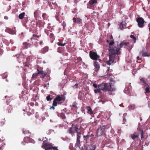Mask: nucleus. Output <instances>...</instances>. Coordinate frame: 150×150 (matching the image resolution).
Listing matches in <instances>:
<instances>
[{"mask_svg": "<svg viewBox=\"0 0 150 150\" xmlns=\"http://www.w3.org/2000/svg\"><path fill=\"white\" fill-rule=\"evenodd\" d=\"M49 37L51 40H52L51 42H52L53 40L55 39V36L54 34L52 33H51Z\"/></svg>", "mask_w": 150, "mask_h": 150, "instance_id": "34", "label": "nucleus"}, {"mask_svg": "<svg viewBox=\"0 0 150 150\" xmlns=\"http://www.w3.org/2000/svg\"><path fill=\"white\" fill-rule=\"evenodd\" d=\"M140 81L141 82H142L146 86H148L147 84L146 83V81H145V79L144 78H142L140 79Z\"/></svg>", "mask_w": 150, "mask_h": 150, "instance_id": "42", "label": "nucleus"}, {"mask_svg": "<svg viewBox=\"0 0 150 150\" xmlns=\"http://www.w3.org/2000/svg\"><path fill=\"white\" fill-rule=\"evenodd\" d=\"M147 56H148V55L147 53L146 52H144L142 54V56L145 57Z\"/></svg>", "mask_w": 150, "mask_h": 150, "instance_id": "51", "label": "nucleus"}, {"mask_svg": "<svg viewBox=\"0 0 150 150\" xmlns=\"http://www.w3.org/2000/svg\"><path fill=\"white\" fill-rule=\"evenodd\" d=\"M134 105H130L129 106V108H131V109H133L134 108Z\"/></svg>", "mask_w": 150, "mask_h": 150, "instance_id": "55", "label": "nucleus"}, {"mask_svg": "<svg viewBox=\"0 0 150 150\" xmlns=\"http://www.w3.org/2000/svg\"><path fill=\"white\" fill-rule=\"evenodd\" d=\"M42 17L44 20H47L48 19V16L46 13H44L42 14Z\"/></svg>", "mask_w": 150, "mask_h": 150, "instance_id": "33", "label": "nucleus"}, {"mask_svg": "<svg viewBox=\"0 0 150 150\" xmlns=\"http://www.w3.org/2000/svg\"><path fill=\"white\" fill-rule=\"evenodd\" d=\"M79 126L77 125H76L74 126L73 124L72 125V127L69 129L68 131L70 134H73L75 132L77 133L79 131Z\"/></svg>", "mask_w": 150, "mask_h": 150, "instance_id": "5", "label": "nucleus"}, {"mask_svg": "<svg viewBox=\"0 0 150 150\" xmlns=\"http://www.w3.org/2000/svg\"><path fill=\"white\" fill-rule=\"evenodd\" d=\"M77 59L78 60H79V62H81L82 61V59L81 57H78L77 58Z\"/></svg>", "mask_w": 150, "mask_h": 150, "instance_id": "59", "label": "nucleus"}, {"mask_svg": "<svg viewBox=\"0 0 150 150\" xmlns=\"http://www.w3.org/2000/svg\"><path fill=\"white\" fill-rule=\"evenodd\" d=\"M86 108L88 109V113L90 115H92L93 114V112L90 106H88L86 107Z\"/></svg>", "mask_w": 150, "mask_h": 150, "instance_id": "27", "label": "nucleus"}, {"mask_svg": "<svg viewBox=\"0 0 150 150\" xmlns=\"http://www.w3.org/2000/svg\"><path fill=\"white\" fill-rule=\"evenodd\" d=\"M34 16L35 18H37L39 15V13L38 10H35L34 13Z\"/></svg>", "mask_w": 150, "mask_h": 150, "instance_id": "26", "label": "nucleus"}, {"mask_svg": "<svg viewBox=\"0 0 150 150\" xmlns=\"http://www.w3.org/2000/svg\"><path fill=\"white\" fill-rule=\"evenodd\" d=\"M136 21L137 23L138 26L139 28H143L144 27V25L145 21L142 18L139 17L137 18Z\"/></svg>", "mask_w": 150, "mask_h": 150, "instance_id": "7", "label": "nucleus"}, {"mask_svg": "<svg viewBox=\"0 0 150 150\" xmlns=\"http://www.w3.org/2000/svg\"><path fill=\"white\" fill-rule=\"evenodd\" d=\"M28 136L25 137L24 139V141L25 143H28V141H29L30 138Z\"/></svg>", "mask_w": 150, "mask_h": 150, "instance_id": "40", "label": "nucleus"}, {"mask_svg": "<svg viewBox=\"0 0 150 150\" xmlns=\"http://www.w3.org/2000/svg\"><path fill=\"white\" fill-rule=\"evenodd\" d=\"M99 88L103 91H112L115 90L114 87L112 85V83H102L98 85Z\"/></svg>", "mask_w": 150, "mask_h": 150, "instance_id": "1", "label": "nucleus"}, {"mask_svg": "<svg viewBox=\"0 0 150 150\" xmlns=\"http://www.w3.org/2000/svg\"><path fill=\"white\" fill-rule=\"evenodd\" d=\"M93 86L94 88H98V86H97V84H95V83L93 84Z\"/></svg>", "mask_w": 150, "mask_h": 150, "instance_id": "57", "label": "nucleus"}, {"mask_svg": "<svg viewBox=\"0 0 150 150\" xmlns=\"http://www.w3.org/2000/svg\"><path fill=\"white\" fill-rule=\"evenodd\" d=\"M81 137V133L79 132L77 133L76 142L79 144H80V138Z\"/></svg>", "mask_w": 150, "mask_h": 150, "instance_id": "15", "label": "nucleus"}, {"mask_svg": "<svg viewBox=\"0 0 150 150\" xmlns=\"http://www.w3.org/2000/svg\"><path fill=\"white\" fill-rule=\"evenodd\" d=\"M73 22L76 24H80L82 23V20L80 18H76L75 17H74L73 18Z\"/></svg>", "mask_w": 150, "mask_h": 150, "instance_id": "14", "label": "nucleus"}, {"mask_svg": "<svg viewBox=\"0 0 150 150\" xmlns=\"http://www.w3.org/2000/svg\"><path fill=\"white\" fill-rule=\"evenodd\" d=\"M84 96V94L81 91H79V98L81 99Z\"/></svg>", "mask_w": 150, "mask_h": 150, "instance_id": "32", "label": "nucleus"}, {"mask_svg": "<svg viewBox=\"0 0 150 150\" xmlns=\"http://www.w3.org/2000/svg\"><path fill=\"white\" fill-rule=\"evenodd\" d=\"M3 53L2 50L0 48V55L1 54Z\"/></svg>", "mask_w": 150, "mask_h": 150, "instance_id": "60", "label": "nucleus"}, {"mask_svg": "<svg viewBox=\"0 0 150 150\" xmlns=\"http://www.w3.org/2000/svg\"><path fill=\"white\" fill-rule=\"evenodd\" d=\"M5 98H7V100L6 101V103L8 105H9L11 106L12 105L11 103H10V101H9L8 100H10V98L9 97H7V96H5Z\"/></svg>", "mask_w": 150, "mask_h": 150, "instance_id": "38", "label": "nucleus"}, {"mask_svg": "<svg viewBox=\"0 0 150 150\" xmlns=\"http://www.w3.org/2000/svg\"><path fill=\"white\" fill-rule=\"evenodd\" d=\"M23 133L25 134H27V136L30 137L31 135V132L28 130L23 129Z\"/></svg>", "mask_w": 150, "mask_h": 150, "instance_id": "21", "label": "nucleus"}, {"mask_svg": "<svg viewBox=\"0 0 150 150\" xmlns=\"http://www.w3.org/2000/svg\"><path fill=\"white\" fill-rule=\"evenodd\" d=\"M7 32L13 35L15 34L16 32L14 30H13L11 28H8L7 29Z\"/></svg>", "mask_w": 150, "mask_h": 150, "instance_id": "25", "label": "nucleus"}, {"mask_svg": "<svg viewBox=\"0 0 150 150\" xmlns=\"http://www.w3.org/2000/svg\"><path fill=\"white\" fill-rule=\"evenodd\" d=\"M77 104L76 102H74L72 104L70 105L72 109L74 110H76L77 109Z\"/></svg>", "mask_w": 150, "mask_h": 150, "instance_id": "24", "label": "nucleus"}, {"mask_svg": "<svg viewBox=\"0 0 150 150\" xmlns=\"http://www.w3.org/2000/svg\"><path fill=\"white\" fill-rule=\"evenodd\" d=\"M51 97H52V96L48 95L46 97V100L47 101H51L52 100V98H51Z\"/></svg>", "mask_w": 150, "mask_h": 150, "instance_id": "41", "label": "nucleus"}, {"mask_svg": "<svg viewBox=\"0 0 150 150\" xmlns=\"http://www.w3.org/2000/svg\"><path fill=\"white\" fill-rule=\"evenodd\" d=\"M16 57L18 59L17 60L20 63H23L25 60V56L22 54H16L15 56L13 55V57Z\"/></svg>", "mask_w": 150, "mask_h": 150, "instance_id": "9", "label": "nucleus"}, {"mask_svg": "<svg viewBox=\"0 0 150 150\" xmlns=\"http://www.w3.org/2000/svg\"><path fill=\"white\" fill-rule=\"evenodd\" d=\"M38 75V73H34L33 74L32 76V79H35L37 76Z\"/></svg>", "mask_w": 150, "mask_h": 150, "instance_id": "39", "label": "nucleus"}, {"mask_svg": "<svg viewBox=\"0 0 150 150\" xmlns=\"http://www.w3.org/2000/svg\"><path fill=\"white\" fill-rule=\"evenodd\" d=\"M148 27H149V30L150 32V23L148 24Z\"/></svg>", "mask_w": 150, "mask_h": 150, "instance_id": "63", "label": "nucleus"}, {"mask_svg": "<svg viewBox=\"0 0 150 150\" xmlns=\"http://www.w3.org/2000/svg\"><path fill=\"white\" fill-rule=\"evenodd\" d=\"M1 76L2 78L3 79L6 78L7 76V73L6 72L2 74Z\"/></svg>", "mask_w": 150, "mask_h": 150, "instance_id": "45", "label": "nucleus"}, {"mask_svg": "<svg viewBox=\"0 0 150 150\" xmlns=\"http://www.w3.org/2000/svg\"><path fill=\"white\" fill-rule=\"evenodd\" d=\"M37 71H38V74L41 75V76H40L41 78H44L47 74L46 72L44 71H43L39 70V69H37Z\"/></svg>", "mask_w": 150, "mask_h": 150, "instance_id": "12", "label": "nucleus"}, {"mask_svg": "<svg viewBox=\"0 0 150 150\" xmlns=\"http://www.w3.org/2000/svg\"><path fill=\"white\" fill-rule=\"evenodd\" d=\"M101 89H100L99 88V86H98V88H96V89H95L94 90V92L96 93H101L102 92L101 91Z\"/></svg>", "mask_w": 150, "mask_h": 150, "instance_id": "31", "label": "nucleus"}, {"mask_svg": "<svg viewBox=\"0 0 150 150\" xmlns=\"http://www.w3.org/2000/svg\"><path fill=\"white\" fill-rule=\"evenodd\" d=\"M94 135H93L92 134H91L90 135L88 134L87 135H83V138L84 141H85L86 142H87L88 140V139H89L90 137H91L92 138H93L94 137Z\"/></svg>", "mask_w": 150, "mask_h": 150, "instance_id": "16", "label": "nucleus"}, {"mask_svg": "<svg viewBox=\"0 0 150 150\" xmlns=\"http://www.w3.org/2000/svg\"><path fill=\"white\" fill-rule=\"evenodd\" d=\"M137 131L140 132V135H141V139L142 140V139L143 138H144V131L143 130L139 128H137Z\"/></svg>", "mask_w": 150, "mask_h": 150, "instance_id": "20", "label": "nucleus"}, {"mask_svg": "<svg viewBox=\"0 0 150 150\" xmlns=\"http://www.w3.org/2000/svg\"><path fill=\"white\" fill-rule=\"evenodd\" d=\"M129 43L128 42H121L120 44V47L121 48L123 47L124 48L125 47V46L123 47V45H125V46H127L129 44Z\"/></svg>", "mask_w": 150, "mask_h": 150, "instance_id": "29", "label": "nucleus"}, {"mask_svg": "<svg viewBox=\"0 0 150 150\" xmlns=\"http://www.w3.org/2000/svg\"><path fill=\"white\" fill-rule=\"evenodd\" d=\"M45 24L44 21L40 20L36 23V25H38L39 27H43L44 26Z\"/></svg>", "mask_w": 150, "mask_h": 150, "instance_id": "18", "label": "nucleus"}, {"mask_svg": "<svg viewBox=\"0 0 150 150\" xmlns=\"http://www.w3.org/2000/svg\"><path fill=\"white\" fill-rule=\"evenodd\" d=\"M4 18L6 20H8V17L7 16H4Z\"/></svg>", "mask_w": 150, "mask_h": 150, "instance_id": "61", "label": "nucleus"}, {"mask_svg": "<svg viewBox=\"0 0 150 150\" xmlns=\"http://www.w3.org/2000/svg\"><path fill=\"white\" fill-rule=\"evenodd\" d=\"M60 12H57L55 18L57 20L59 23H60L62 22V20L60 19V17H59L60 16Z\"/></svg>", "mask_w": 150, "mask_h": 150, "instance_id": "19", "label": "nucleus"}, {"mask_svg": "<svg viewBox=\"0 0 150 150\" xmlns=\"http://www.w3.org/2000/svg\"><path fill=\"white\" fill-rule=\"evenodd\" d=\"M97 3V0H90L87 4V7L91 8L92 7H93Z\"/></svg>", "mask_w": 150, "mask_h": 150, "instance_id": "11", "label": "nucleus"}, {"mask_svg": "<svg viewBox=\"0 0 150 150\" xmlns=\"http://www.w3.org/2000/svg\"><path fill=\"white\" fill-rule=\"evenodd\" d=\"M41 36V35H38L36 34H33V37L31 38V39L32 40L33 39H34L35 40H38L37 39H36V38H40V37Z\"/></svg>", "mask_w": 150, "mask_h": 150, "instance_id": "30", "label": "nucleus"}, {"mask_svg": "<svg viewBox=\"0 0 150 150\" xmlns=\"http://www.w3.org/2000/svg\"><path fill=\"white\" fill-rule=\"evenodd\" d=\"M62 25L63 26V28L64 29L66 26V23L64 21L63 22Z\"/></svg>", "mask_w": 150, "mask_h": 150, "instance_id": "48", "label": "nucleus"}, {"mask_svg": "<svg viewBox=\"0 0 150 150\" xmlns=\"http://www.w3.org/2000/svg\"><path fill=\"white\" fill-rule=\"evenodd\" d=\"M150 92L149 88V87H147L145 89V93H149Z\"/></svg>", "mask_w": 150, "mask_h": 150, "instance_id": "47", "label": "nucleus"}, {"mask_svg": "<svg viewBox=\"0 0 150 150\" xmlns=\"http://www.w3.org/2000/svg\"><path fill=\"white\" fill-rule=\"evenodd\" d=\"M42 43H43V41L42 40H40L39 42V44L40 45H41L42 44Z\"/></svg>", "mask_w": 150, "mask_h": 150, "instance_id": "62", "label": "nucleus"}, {"mask_svg": "<svg viewBox=\"0 0 150 150\" xmlns=\"http://www.w3.org/2000/svg\"><path fill=\"white\" fill-rule=\"evenodd\" d=\"M89 148L90 150H94L96 148V145H91Z\"/></svg>", "mask_w": 150, "mask_h": 150, "instance_id": "43", "label": "nucleus"}, {"mask_svg": "<svg viewBox=\"0 0 150 150\" xmlns=\"http://www.w3.org/2000/svg\"><path fill=\"white\" fill-rule=\"evenodd\" d=\"M52 146V144L47 142L44 144H43L41 147L42 148L45 149V150H50Z\"/></svg>", "mask_w": 150, "mask_h": 150, "instance_id": "10", "label": "nucleus"}, {"mask_svg": "<svg viewBox=\"0 0 150 150\" xmlns=\"http://www.w3.org/2000/svg\"><path fill=\"white\" fill-rule=\"evenodd\" d=\"M31 45V44L25 42L23 43V48L24 49H27L29 47H30Z\"/></svg>", "mask_w": 150, "mask_h": 150, "instance_id": "17", "label": "nucleus"}, {"mask_svg": "<svg viewBox=\"0 0 150 150\" xmlns=\"http://www.w3.org/2000/svg\"><path fill=\"white\" fill-rule=\"evenodd\" d=\"M57 115L59 116H60L61 118L63 119H64L65 117V116L64 114L63 113H62L59 114V113H57Z\"/></svg>", "mask_w": 150, "mask_h": 150, "instance_id": "37", "label": "nucleus"}, {"mask_svg": "<svg viewBox=\"0 0 150 150\" xmlns=\"http://www.w3.org/2000/svg\"><path fill=\"white\" fill-rule=\"evenodd\" d=\"M94 66L95 67V71H98L100 68V65L98 62L96 61L94 62Z\"/></svg>", "mask_w": 150, "mask_h": 150, "instance_id": "13", "label": "nucleus"}, {"mask_svg": "<svg viewBox=\"0 0 150 150\" xmlns=\"http://www.w3.org/2000/svg\"><path fill=\"white\" fill-rule=\"evenodd\" d=\"M121 48V47H120V45L117 44V45H115L113 48H112L111 46H109L108 50L111 54H113L115 55L116 54L119 55L121 52L120 51Z\"/></svg>", "mask_w": 150, "mask_h": 150, "instance_id": "3", "label": "nucleus"}, {"mask_svg": "<svg viewBox=\"0 0 150 150\" xmlns=\"http://www.w3.org/2000/svg\"><path fill=\"white\" fill-rule=\"evenodd\" d=\"M89 55L91 59L96 61L98 59H99V60L101 61V60L99 59L100 58V57L97 54L96 52L90 51L89 52Z\"/></svg>", "mask_w": 150, "mask_h": 150, "instance_id": "6", "label": "nucleus"}, {"mask_svg": "<svg viewBox=\"0 0 150 150\" xmlns=\"http://www.w3.org/2000/svg\"><path fill=\"white\" fill-rule=\"evenodd\" d=\"M34 103H30V105L32 106H33L34 105Z\"/></svg>", "mask_w": 150, "mask_h": 150, "instance_id": "64", "label": "nucleus"}, {"mask_svg": "<svg viewBox=\"0 0 150 150\" xmlns=\"http://www.w3.org/2000/svg\"><path fill=\"white\" fill-rule=\"evenodd\" d=\"M100 121V120L95 119L94 122L92 123V125L93 126H96L98 124Z\"/></svg>", "mask_w": 150, "mask_h": 150, "instance_id": "36", "label": "nucleus"}, {"mask_svg": "<svg viewBox=\"0 0 150 150\" xmlns=\"http://www.w3.org/2000/svg\"><path fill=\"white\" fill-rule=\"evenodd\" d=\"M66 44V43H64V44H63L62 43H61L60 42H58L57 43V44L58 45L63 46H64Z\"/></svg>", "mask_w": 150, "mask_h": 150, "instance_id": "46", "label": "nucleus"}, {"mask_svg": "<svg viewBox=\"0 0 150 150\" xmlns=\"http://www.w3.org/2000/svg\"><path fill=\"white\" fill-rule=\"evenodd\" d=\"M114 44V41L113 40H111V41L109 43V45L110 46H112Z\"/></svg>", "mask_w": 150, "mask_h": 150, "instance_id": "49", "label": "nucleus"}, {"mask_svg": "<svg viewBox=\"0 0 150 150\" xmlns=\"http://www.w3.org/2000/svg\"><path fill=\"white\" fill-rule=\"evenodd\" d=\"M45 32L46 34H47V35H49V30H47L46 29H45Z\"/></svg>", "mask_w": 150, "mask_h": 150, "instance_id": "50", "label": "nucleus"}, {"mask_svg": "<svg viewBox=\"0 0 150 150\" xmlns=\"http://www.w3.org/2000/svg\"><path fill=\"white\" fill-rule=\"evenodd\" d=\"M126 27L125 23V22L122 21L120 23L119 25V27L120 29H124Z\"/></svg>", "mask_w": 150, "mask_h": 150, "instance_id": "23", "label": "nucleus"}, {"mask_svg": "<svg viewBox=\"0 0 150 150\" xmlns=\"http://www.w3.org/2000/svg\"><path fill=\"white\" fill-rule=\"evenodd\" d=\"M107 125H104L98 127L96 132V136L98 137L101 136L105 130L108 128Z\"/></svg>", "mask_w": 150, "mask_h": 150, "instance_id": "4", "label": "nucleus"}, {"mask_svg": "<svg viewBox=\"0 0 150 150\" xmlns=\"http://www.w3.org/2000/svg\"><path fill=\"white\" fill-rule=\"evenodd\" d=\"M115 55L111 54L110 53H109V59L108 61H106V63L110 65L111 64L114 62L115 58Z\"/></svg>", "mask_w": 150, "mask_h": 150, "instance_id": "8", "label": "nucleus"}, {"mask_svg": "<svg viewBox=\"0 0 150 150\" xmlns=\"http://www.w3.org/2000/svg\"><path fill=\"white\" fill-rule=\"evenodd\" d=\"M53 149L54 150H58V149H57V147H55V146L53 147V146H52L51 149Z\"/></svg>", "mask_w": 150, "mask_h": 150, "instance_id": "53", "label": "nucleus"}, {"mask_svg": "<svg viewBox=\"0 0 150 150\" xmlns=\"http://www.w3.org/2000/svg\"><path fill=\"white\" fill-rule=\"evenodd\" d=\"M139 137V135H136L135 133H134L132 135L131 138L133 139L134 140L135 139L138 138Z\"/></svg>", "mask_w": 150, "mask_h": 150, "instance_id": "35", "label": "nucleus"}, {"mask_svg": "<svg viewBox=\"0 0 150 150\" xmlns=\"http://www.w3.org/2000/svg\"><path fill=\"white\" fill-rule=\"evenodd\" d=\"M132 47V45H131L130 46H129V47H128V50L129 51H130L131 50V49Z\"/></svg>", "mask_w": 150, "mask_h": 150, "instance_id": "56", "label": "nucleus"}, {"mask_svg": "<svg viewBox=\"0 0 150 150\" xmlns=\"http://www.w3.org/2000/svg\"><path fill=\"white\" fill-rule=\"evenodd\" d=\"M12 110V108H9L8 109V111L9 113H10L11 112V111Z\"/></svg>", "mask_w": 150, "mask_h": 150, "instance_id": "52", "label": "nucleus"}, {"mask_svg": "<svg viewBox=\"0 0 150 150\" xmlns=\"http://www.w3.org/2000/svg\"><path fill=\"white\" fill-rule=\"evenodd\" d=\"M65 99V97L63 95H57L53 101L54 105L57 106V104H61Z\"/></svg>", "mask_w": 150, "mask_h": 150, "instance_id": "2", "label": "nucleus"}, {"mask_svg": "<svg viewBox=\"0 0 150 150\" xmlns=\"http://www.w3.org/2000/svg\"><path fill=\"white\" fill-rule=\"evenodd\" d=\"M137 59L138 60H142V57L140 58L139 56H137Z\"/></svg>", "mask_w": 150, "mask_h": 150, "instance_id": "58", "label": "nucleus"}, {"mask_svg": "<svg viewBox=\"0 0 150 150\" xmlns=\"http://www.w3.org/2000/svg\"><path fill=\"white\" fill-rule=\"evenodd\" d=\"M25 13V12L21 13L18 16V18L20 19H22L24 17Z\"/></svg>", "mask_w": 150, "mask_h": 150, "instance_id": "28", "label": "nucleus"}, {"mask_svg": "<svg viewBox=\"0 0 150 150\" xmlns=\"http://www.w3.org/2000/svg\"><path fill=\"white\" fill-rule=\"evenodd\" d=\"M130 37L132 39L134 42L135 43L136 41V37L132 35H130Z\"/></svg>", "mask_w": 150, "mask_h": 150, "instance_id": "44", "label": "nucleus"}, {"mask_svg": "<svg viewBox=\"0 0 150 150\" xmlns=\"http://www.w3.org/2000/svg\"><path fill=\"white\" fill-rule=\"evenodd\" d=\"M49 48L47 46H45L40 50V52L44 54L48 51Z\"/></svg>", "mask_w": 150, "mask_h": 150, "instance_id": "22", "label": "nucleus"}, {"mask_svg": "<svg viewBox=\"0 0 150 150\" xmlns=\"http://www.w3.org/2000/svg\"><path fill=\"white\" fill-rule=\"evenodd\" d=\"M57 106L54 105H53V103H52V106L50 107V109H53V110H54L55 109V107L54 106Z\"/></svg>", "mask_w": 150, "mask_h": 150, "instance_id": "54", "label": "nucleus"}]
</instances>
